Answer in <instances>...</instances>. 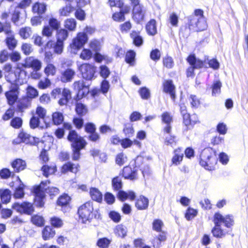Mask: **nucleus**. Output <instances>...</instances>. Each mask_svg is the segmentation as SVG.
I'll return each instance as SVG.
<instances>
[{"label": "nucleus", "mask_w": 248, "mask_h": 248, "mask_svg": "<svg viewBox=\"0 0 248 248\" xmlns=\"http://www.w3.org/2000/svg\"><path fill=\"white\" fill-rule=\"evenodd\" d=\"M131 38L133 40V43L135 46H139L143 43L142 37L138 34L136 31H132L130 34Z\"/></svg>", "instance_id": "obj_42"}, {"label": "nucleus", "mask_w": 248, "mask_h": 248, "mask_svg": "<svg viewBox=\"0 0 248 248\" xmlns=\"http://www.w3.org/2000/svg\"><path fill=\"white\" fill-rule=\"evenodd\" d=\"M86 145L77 146L75 145L72 146L73 151L72 159L74 160H78L80 155V151L84 148Z\"/></svg>", "instance_id": "obj_39"}, {"label": "nucleus", "mask_w": 248, "mask_h": 248, "mask_svg": "<svg viewBox=\"0 0 248 248\" xmlns=\"http://www.w3.org/2000/svg\"><path fill=\"white\" fill-rule=\"evenodd\" d=\"M68 2L66 5L59 10L60 15L61 16H69L70 14L74 11V7L71 4L73 2Z\"/></svg>", "instance_id": "obj_27"}, {"label": "nucleus", "mask_w": 248, "mask_h": 248, "mask_svg": "<svg viewBox=\"0 0 248 248\" xmlns=\"http://www.w3.org/2000/svg\"><path fill=\"white\" fill-rule=\"evenodd\" d=\"M71 98V92L68 89L62 90L58 103L60 106L66 105L68 101Z\"/></svg>", "instance_id": "obj_19"}, {"label": "nucleus", "mask_w": 248, "mask_h": 248, "mask_svg": "<svg viewBox=\"0 0 248 248\" xmlns=\"http://www.w3.org/2000/svg\"><path fill=\"white\" fill-rule=\"evenodd\" d=\"M76 75L75 71L70 68H67L62 71L60 76V80L63 83L72 81Z\"/></svg>", "instance_id": "obj_14"}, {"label": "nucleus", "mask_w": 248, "mask_h": 248, "mask_svg": "<svg viewBox=\"0 0 248 248\" xmlns=\"http://www.w3.org/2000/svg\"><path fill=\"white\" fill-rule=\"evenodd\" d=\"M22 124V120L19 117H15L11 121V125L15 128H19Z\"/></svg>", "instance_id": "obj_60"}, {"label": "nucleus", "mask_w": 248, "mask_h": 248, "mask_svg": "<svg viewBox=\"0 0 248 248\" xmlns=\"http://www.w3.org/2000/svg\"><path fill=\"white\" fill-rule=\"evenodd\" d=\"M20 70L17 69L16 71L10 74H6L5 75V78L7 81L10 83H14L18 79L17 74H19Z\"/></svg>", "instance_id": "obj_40"}, {"label": "nucleus", "mask_w": 248, "mask_h": 248, "mask_svg": "<svg viewBox=\"0 0 248 248\" xmlns=\"http://www.w3.org/2000/svg\"><path fill=\"white\" fill-rule=\"evenodd\" d=\"M79 168L80 166L78 164H73L68 162L62 166L61 171L63 173H66L69 171L76 173L79 171Z\"/></svg>", "instance_id": "obj_15"}, {"label": "nucleus", "mask_w": 248, "mask_h": 248, "mask_svg": "<svg viewBox=\"0 0 248 248\" xmlns=\"http://www.w3.org/2000/svg\"><path fill=\"white\" fill-rule=\"evenodd\" d=\"M5 96L9 105L12 106L17 100L18 98V92L17 90H10L6 92Z\"/></svg>", "instance_id": "obj_24"}, {"label": "nucleus", "mask_w": 248, "mask_h": 248, "mask_svg": "<svg viewBox=\"0 0 248 248\" xmlns=\"http://www.w3.org/2000/svg\"><path fill=\"white\" fill-rule=\"evenodd\" d=\"M14 173L12 172L10 170L6 168H4L0 170V176L1 178L7 179L10 177H13Z\"/></svg>", "instance_id": "obj_53"}, {"label": "nucleus", "mask_w": 248, "mask_h": 248, "mask_svg": "<svg viewBox=\"0 0 248 248\" xmlns=\"http://www.w3.org/2000/svg\"><path fill=\"white\" fill-rule=\"evenodd\" d=\"M88 41V37L85 33L79 32L73 39L70 46L72 50L77 51L80 49Z\"/></svg>", "instance_id": "obj_6"}, {"label": "nucleus", "mask_w": 248, "mask_h": 248, "mask_svg": "<svg viewBox=\"0 0 248 248\" xmlns=\"http://www.w3.org/2000/svg\"><path fill=\"white\" fill-rule=\"evenodd\" d=\"M13 208L20 213H25L30 215L33 212V207L31 203L24 202L20 204L18 203H15L13 205Z\"/></svg>", "instance_id": "obj_10"}, {"label": "nucleus", "mask_w": 248, "mask_h": 248, "mask_svg": "<svg viewBox=\"0 0 248 248\" xmlns=\"http://www.w3.org/2000/svg\"><path fill=\"white\" fill-rule=\"evenodd\" d=\"M68 36V31L65 29H60L57 30V41H59L63 43V41L65 40Z\"/></svg>", "instance_id": "obj_43"}, {"label": "nucleus", "mask_w": 248, "mask_h": 248, "mask_svg": "<svg viewBox=\"0 0 248 248\" xmlns=\"http://www.w3.org/2000/svg\"><path fill=\"white\" fill-rule=\"evenodd\" d=\"M146 9L142 5L140 7H136L133 9V18L137 23H140L145 17Z\"/></svg>", "instance_id": "obj_12"}, {"label": "nucleus", "mask_w": 248, "mask_h": 248, "mask_svg": "<svg viewBox=\"0 0 248 248\" xmlns=\"http://www.w3.org/2000/svg\"><path fill=\"white\" fill-rule=\"evenodd\" d=\"M11 198V191L8 189H4L3 191L1 197V200L3 203H7L10 202Z\"/></svg>", "instance_id": "obj_49"}, {"label": "nucleus", "mask_w": 248, "mask_h": 248, "mask_svg": "<svg viewBox=\"0 0 248 248\" xmlns=\"http://www.w3.org/2000/svg\"><path fill=\"white\" fill-rule=\"evenodd\" d=\"M119 198L122 201H124L127 199H130L132 200L135 198V193L132 191L125 192L124 191H120L118 194Z\"/></svg>", "instance_id": "obj_35"}, {"label": "nucleus", "mask_w": 248, "mask_h": 248, "mask_svg": "<svg viewBox=\"0 0 248 248\" xmlns=\"http://www.w3.org/2000/svg\"><path fill=\"white\" fill-rule=\"evenodd\" d=\"M123 175L125 179L132 180L136 178L137 172L136 170H133L131 168L126 167L123 169Z\"/></svg>", "instance_id": "obj_26"}, {"label": "nucleus", "mask_w": 248, "mask_h": 248, "mask_svg": "<svg viewBox=\"0 0 248 248\" xmlns=\"http://www.w3.org/2000/svg\"><path fill=\"white\" fill-rule=\"evenodd\" d=\"M21 50L23 53L26 55H30L33 51L31 45L28 43H24L22 44Z\"/></svg>", "instance_id": "obj_61"}, {"label": "nucleus", "mask_w": 248, "mask_h": 248, "mask_svg": "<svg viewBox=\"0 0 248 248\" xmlns=\"http://www.w3.org/2000/svg\"><path fill=\"white\" fill-rule=\"evenodd\" d=\"M127 229L123 225H117L114 229V233L118 237L124 238L127 234Z\"/></svg>", "instance_id": "obj_33"}, {"label": "nucleus", "mask_w": 248, "mask_h": 248, "mask_svg": "<svg viewBox=\"0 0 248 248\" xmlns=\"http://www.w3.org/2000/svg\"><path fill=\"white\" fill-rule=\"evenodd\" d=\"M89 46L90 48L95 52L99 51L101 47L100 42L97 40H93L91 41L90 43Z\"/></svg>", "instance_id": "obj_54"}, {"label": "nucleus", "mask_w": 248, "mask_h": 248, "mask_svg": "<svg viewBox=\"0 0 248 248\" xmlns=\"http://www.w3.org/2000/svg\"><path fill=\"white\" fill-rule=\"evenodd\" d=\"M221 85V83L219 81H214L212 87V95L213 96H216L220 93Z\"/></svg>", "instance_id": "obj_50"}, {"label": "nucleus", "mask_w": 248, "mask_h": 248, "mask_svg": "<svg viewBox=\"0 0 248 248\" xmlns=\"http://www.w3.org/2000/svg\"><path fill=\"white\" fill-rule=\"evenodd\" d=\"M123 131L126 137H132L134 132V130L133 129L132 124L130 123L125 124L124 125Z\"/></svg>", "instance_id": "obj_44"}, {"label": "nucleus", "mask_w": 248, "mask_h": 248, "mask_svg": "<svg viewBox=\"0 0 248 248\" xmlns=\"http://www.w3.org/2000/svg\"><path fill=\"white\" fill-rule=\"evenodd\" d=\"M162 121L166 124H170L172 121V116L168 112H165L161 115Z\"/></svg>", "instance_id": "obj_55"}, {"label": "nucleus", "mask_w": 248, "mask_h": 248, "mask_svg": "<svg viewBox=\"0 0 248 248\" xmlns=\"http://www.w3.org/2000/svg\"><path fill=\"white\" fill-rule=\"evenodd\" d=\"M24 66L26 68H31L33 70H40L42 62L33 57H29L26 59Z\"/></svg>", "instance_id": "obj_13"}, {"label": "nucleus", "mask_w": 248, "mask_h": 248, "mask_svg": "<svg viewBox=\"0 0 248 248\" xmlns=\"http://www.w3.org/2000/svg\"><path fill=\"white\" fill-rule=\"evenodd\" d=\"M139 93L143 99H148L150 96V91L146 87L141 88L139 90Z\"/></svg>", "instance_id": "obj_63"}, {"label": "nucleus", "mask_w": 248, "mask_h": 248, "mask_svg": "<svg viewBox=\"0 0 248 248\" xmlns=\"http://www.w3.org/2000/svg\"><path fill=\"white\" fill-rule=\"evenodd\" d=\"M32 31L31 28L26 27L21 28L19 31V34L23 39L29 38L31 34Z\"/></svg>", "instance_id": "obj_46"}, {"label": "nucleus", "mask_w": 248, "mask_h": 248, "mask_svg": "<svg viewBox=\"0 0 248 248\" xmlns=\"http://www.w3.org/2000/svg\"><path fill=\"white\" fill-rule=\"evenodd\" d=\"M30 126L31 128H35L37 127L40 128H47L49 124L45 122L44 124H41L38 116H33L30 120Z\"/></svg>", "instance_id": "obj_23"}, {"label": "nucleus", "mask_w": 248, "mask_h": 248, "mask_svg": "<svg viewBox=\"0 0 248 248\" xmlns=\"http://www.w3.org/2000/svg\"><path fill=\"white\" fill-rule=\"evenodd\" d=\"M51 225L57 228L61 227L62 226L63 222L61 219L57 217H53L50 219Z\"/></svg>", "instance_id": "obj_64"}, {"label": "nucleus", "mask_w": 248, "mask_h": 248, "mask_svg": "<svg viewBox=\"0 0 248 248\" xmlns=\"http://www.w3.org/2000/svg\"><path fill=\"white\" fill-rule=\"evenodd\" d=\"M73 86L74 89L78 92L79 95H84L89 92L88 86L85 85L83 80L75 81Z\"/></svg>", "instance_id": "obj_16"}, {"label": "nucleus", "mask_w": 248, "mask_h": 248, "mask_svg": "<svg viewBox=\"0 0 248 248\" xmlns=\"http://www.w3.org/2000/svg\"><path fill=\"white\" fill-rule=\"evenodd\" d=\"M90 195L92 199L98 202H101L102 200V194L99 190L95 188H91L90 191Z\"/></svg>", "instance_id": "obj_34"}, {"label": "nucleus", "mask_w": 248, "mask_h": 248, "mask_svg": "<svg viewBox=\"0 0 248 248\" xmlns=\"http://www.w3.org/2000/svg\"><path fill=\"white\" fill-rule=\"evenodd\" d=\"M214 222L215 226L212 230L213 235L216 237H221L223 235L222 230L220 228V224L223 223L228 227H231L232 226V219L230 216L223 217L219 213H216L214 215Z\"/></svg>", "instance_id": "obj_2"}, {"label": "nucleus", "mask_w": 248, "mask_h": 248, "mask_svg": "<svg viewBox=\"0 0 248 248\" xmlns=\"http://www.w3.org/2000/svg\"><path fill=\"white\" fill-rule=\"evenodd\" d=\"M136 53L132 50L128 51L125 55V61L126 62L130 64H132L135 60V57Z\"/></svg>", "instance_id": "obj_58"}, {"label": "nucleus", "mask_w": 248, "mask_h": 248, "mask_svg": "<svg viewBox=\"0 0 248 248\" xmlns=\"http://www.w3.org/2000/svg\"><path fill=\"white\" fill-rule=\"evenodd\" d=\"M11 10L14 9V12L12 14V21L15 24H17L18 22L26 16V11L25 10L21 9L19 7H14L12 6L11 7Z\"/></svg>", "instance_id": "obj_11"}, {"label": "nucleus", "mask_w": 248, "mask_h": 248, "mask_svg": "<svg viewBox=\"0 0 248 248\" xmlns=\"http://www.w3.org/2000/svg\"><path fill=\"white\" fill-rule=\"evenodd\" d=\"M189 101L192 107L197 108L200 106V101L196 95H190L189 98Z\"/></svg>", "instance_id": "obj_57"}, {"label": "nucleus", "mask_w": 248, "mask_h": 248, "mask_svg": "<svg viewBox=\"0 0 248 248\" xmlns=\"http://www.w3.org/2000/svg\"><path fill=\"white\" fill-rule=\"evenodd\" d=\"M46 7V5L44 3L36 2L32 6V11L38 15H41L45 13Z\"/></svg>", "instance_id": "obj_31"}, {"label": "nucleus", "mask_w": 248, "mask_h": 248, "mask_svg": "<svg viewBox=\"0 0 248 248\" xmlns=\"http://www.w3.org/2000/svg\"><path fill=\"white\" fill-rule=\"evenodd\" d=\"M76 110L77 113L81 116L85 115L87 112V108L86 107L80 103L77 104Z\"/></svg>", "instance_id": "obj_48"}, {"label": "nucleus", "mask_w": 248, "mask_h": 248, "mask_svg": "<svg viewBox=\"0 0 248 248\" xmlns=\"http://www.w3.org/2000/svg\"><path fill=\"white\" fill-rule=\"evenodd\" d=\"M93 203L90 202H86L81 205L78 209V214L79 219L83 223L90 221L93 218Z\"/></svg>", "instance_id": "obj_4"}, {"label": "nucleus", "mask_w": 248, "mask_h": 248, "mask_svg": "<svg viewBox=\"0 0 248 248\" xmlns=\"http://www.w3.org/2000/svg\"><path fill=\"white\" fill-rule=\"evenodd\" d=\"M49 26L50 27L54 30H58L60 26L61 23L57 19L54 18H50L49 19Z\"/></svg>", "instance_id": "obj_52"}, {"label": "nucleus", "mask_w": 248, "mask_h": 248, "mask_svg": "<svg viewBox=\"0 0 248 248\" xmlns=\"http://www.w3.org/2000/svg\"><path fill=\"white\" fill-rule=\"evenodd\" d=\"M52 116L53 123L55 125H59L62 124L63 121V115L61 112H54Z\"/></svg>", "instance_id": "obj_38"}, {"label": "nucleus", "mask_w": 248, "mask_h": 248, "mask_svg": "<svg viewBox=\"0 0 248 248\" xmlns=\"http://www.w3.org/2000/svg\"><path fill=\"white\" fill-rule=\"evenodd\" d=\"M38 95V92L34 88L29 87L27 90V96L30 100L36 97Z\"/></svg>", "instance_id": "obj_56"}, {"label": "nucleus", "mask_w": 248, "mask_h": 248, "mask_svg": "<svg viewBox=\"0 0 248 248\" xmlns=\"http://www.w3.org/2000/svg\"><path fill=\"white\" fill-rule=\"evenodd\" d=\"M56 71V67L52 64H48L44 70L45 73L47 76L55 75Z\"/></svg>", "instance_id": "obj_62"}, {"label": "nucleus", "mask_w": 248, "mask_h": 248, "mask_svg": "<svg viewBox=\"0 0 248 248\" xmlns=\"http://www.w3.org/2000/svg\"><path fill=\"white\" fill-rule=\"evenodd\" d=\"M113 188L115 190H119L122 188L123 184L122 179L120 177H116L112 180Z\"/></svg>", "instance_id": "obj_45"}, {"label": "nucleus", "mask_w": 248, "mask_h": 248, "mask_svg": "<svg viewBox=\"0 0 248 248\" xmlns=\"http://www.w3.org/2000/svg\"><path fill=\"white\" fill-rule=\"evenodd\" d=\"M36 113L38 117H39L40 119H42L45 123L46 122L45 119V117L46 115V110L45 108L41 107H37Z\"/></svg>", "instance_id": "obj_59"}, {"label": "nucleus", "mask_w": 248, "mask_h": 248, "mask_svg": "<svg viewBox=\"0 0 248 248\" xmlns=\"http://www.w3.org/2000/svg\"><path fill=\"white\" fill-rule=\"evenodd\" d=\"M207 28L206 21L203 17L191 16L189 17V28L190 30L199 31L205 30Z\"/></svg>", "instance_id": "obj_5"}, {"label": "nucleus", "mask_w": 248, "mask_h": 248, "mask_svg": "<svg viewBox=\"0 0 248 248\" xmlns=\"http://www.w3.org/2000/svg\"><path fill=\"white\" fill-rule=\"evenodd\" d=\"M47 183L49 184V181L42 182L40 185L36 187L34 189V202L37 206L40 207L43 206L45 192L48 194L50 196H55L59 193V190L57 187H46Z\"/></svg>", "instance_id": "obj_1"}, {"label": "nucleus", "mask_w": 248, "mask_h": 248, "mask_svg": "<svg viewBox=\"0 0 248 248\" xmlns=\"http://www.w3.org/2000/svg\"><path fill=\"white\" fill-rule=\"evenodd\" d=\"M70 201V197L66 194H64L61 196L57 201V204L59 206L64 207L67 210L70 208L69 207V203Z\"/></svg>", "instance_id": "obj_30"}, {"label": "nucleus", "mask_w": 248, "mask_h": 248, "mask_svg": "<svg viewBox=\"0 0 248 248\" xmlns=\"http://www.w3.org/2000/svg\"><path fill=\"white\" fill-rule=\"evenodd\" d=\"M64 27L70 31L75 30L77 26V22L74 18H68L64 21Z\"/></svg>", "instance_id": "obj_37"}, {"label": "nucleus", "mask_w": 248, "mask_h": 248, "mask_svg": "<svg viewBox=\"0 0 248 248\" xmlns=\"http://www.w3.org/2000/svg\"><path fill=\"white\" fill-rule=\"evenodd\" d=\"M55 234V231L50 226H46L42 231V237L44 240H47L53 238Z\"/></svg>", "instance_id": "obj_29"}, {"label": "nucleus", "mask_w": 248, "mask_h": 248, "mask_svg": "<svg viewBox=\"0 0 248 248\" xmlns=\"http://www.w3.org/2000/svg\"><path fill=\"white\" fill-rule=\"evenodd\" d=\"M146 29L149 34L155 35L157 33L156 21L153 19L150 20L146 24Z\"/></svg>", "instance_id": "obj_28"}, {"label": "nucleus", "mask_w": 248, "mask_h": 248, "mask_svg": "<svg viewBox=\"0 0 248 248\" xmlns=\"http://www.w3.org/2000/svg\"><path fill=\"white\" fill-rule=\"evenodd\" d=\"M38 139L31 136L27 132L21 131L18 134V138L16 140H14V142L16 144L22 142L26 144L34 145L37 142H38Z\"/></svg>", "instance_id": "obj_7"}, {"label": "nucleus", "mask_w": 248, "mask_h": 248, "mask_svg": "<svg viewBox=\"0 0 248 248\" xmlns=\"http://www.w3.org/2000/svg\"><path fill=\"white\" fill-rule=\"evenodd\" d=\"M183 155V153L180 149L175 150L174 151V155L171 159L172 164L175 165H179L182 161Z\"/></svg>", "instance_id": "obj_32"}, {"label": "nucleus", "mask_w": 248, "mask_h": 248, "mask_svg": "<svg viewBox=\"0 0 248 248\" xmlns=\"http://www.w3.org/2000/svg\"><path fill=\"white\" fill-rule=\"evenodd\" d=\"M68 140L71 142V146L86 145L87 143L83 138L79 136L74 130H71L68 136Z\"/></svg>", "instance_id": "obj_9"}, {"label": "nucleus", "mask_w": 248, "mask_h": 248, "mask_svg": "<svg viewBox=\"0 0 248 248\" xmlns=\"http://www.w3.org/2000/svg\"><path fill=\"white\" fill-rule=\"evenodd\" d=\"M79 70L81 72L82 77L87 80L92 79L95 72V67L87 63L81 65Z\"/></svg>", "instance_id": "obj_8"}, {"label": "nucleus", "mask_w": 248, "mask_h": 248, "mask_svg": "<svg viewBox=\"0 0 248 248\" xmlns=\"http://www.w3.org/2000/svg\"><path fill=\"white\" fill-rule=\"evenodd\" d=\"M136 207L139 210H145L149 205L148 199L143 196H140L137 200Z\"/></svg>", "instance_id": "obj_22"}, {"label": "nucleus", "mask_w": 248, "mask_h": 248, "mask_svg": "<svg viewBox=\"0 0 248 248\" xmlns=\"http://www.w3.org/2000/svg\"><path fill=\"white\" fill-rule=\"evenodd\" d=\"M217 158L210 148H205L202 150L200 155V165L206 170H212L214 169L217 163Z\"/></svg>", "instance_id": "obj_3"}, {"label": "nucleus", "mask_w": 248, "mask_h": 248, "mask_svg": "<svg viewBox=\"0 0 248 248\" xmlns=\"http://www.w3.org/2000/svg\"><path fill=\"white\" fill-rule=\"evenodd\" d=\"M41 170L43 172V175L46 177H48L49 175L53 174L56 171V167L55 166H49L44 165Z\"/></svg>", "instance_id": "obj_36"}, {"label": "nucleus", "mask_w": 248, "mask_h": 248, "mask_svg": "<svg viewBox=\"0 0 248 248\" xmlns=\"http://www.w3.org/2000/svg\"><path fill=\"white\" fill-rule=\"evenodd\" d=\"M30 99L27 97L19 100L17 106L19 110L22 111L24 109L27 108L30 104Z\"/></svg>", "instance_id": "obj_41"}, {"label": "nucleus", "mask_w": 248, "mask_h": 248, "mask_svg": "<svg viewBox=\"0 0 248 248\" xmlns=\"http://www.w3.org/2000/svg\"><path fill=\"white\" fill-rule=\"evenodd\" d=\"M187 61L190 65L193 66L195 68H201L204 66V63H206V60L204 61L197 59L194 55H190L187 59Z\"/></svg>", "instance_id": "obj_18"}, {"label": "nucleus", "mask_w": 248, "mask_h": 248, "mask_svg": "<svg viewBox=\"0 0 248 248\" xmlns=\"http://www.w3.org/2000/svg\"><path fill=\"white\" fill-rule=\"evenodd\" d=\"M24 185L21 183L19 185L17 188H16L14 194V197L15 198H22L24 195Z\"/></svg>", "instance_id": "obj_51"}, {"label": "nucleus", "mask_w": 248, "mask_h": 248, "mask_svg": "<svg viewBox=\"0 0 248 248\" xmlns=\"http://www.w3.org/2000/svg\"><path fill=\"white\" fill-rule=\"evenodd\" d=\"M164 91L169 93L172 99L175 98V87L171 80H167L164 83Z\"/></svg>", "instance_id": "obj_25"}, {"label": "nucleus", "mask_w": 248, "mask_h": 248, "mask_svg": "<svg viewBox=\"0 0 248 248\" xmlns=\"http://www.w3.org/2000/svg\"><path fill=\"white\" fill-rule=\"evenodd\" d=\"M110 243V240L107 238H102L98 239L97 246L100 248H108Z\"/></svg>", "instance_id": "obj_47"}, {"label": "nucleus", "mask_w": 248, "mask_h": 248, "mask_svg": "<svg viewBox=\"0 0 248 248\" xmlns=\"http://www.w3.org/2000/svg\"><path fill=\"white\" fill-rule=\"evenodd\" d=\"M7 37L6 38V43L10 50H13L17 45V41L15 39L13 32L10 30V32L6 33Z\"/></svg>", "instance_id": "obj_20"}, {"label": "nucleus", "mask_w": 248, "mask_h": 248, "mask_svg": "<svg viewBox=\"0 0 248 248\" xmlns=\"http://www.w3.org/2000/svg\"><path fill=\"white\" fill-rule=\"evenodd\" d=\"M46 48H53L54 51L56 53L61 54L63 51V43L59 41H57L56 43L52 41H48L46 46Z\"/></svg>", "instance_id": "obj_17"}, {"label": "nucleus", "mask_w": 248, "mask_h": 248, "mask_svg": "<svg viewBox=\"0 0 248 248\" xmlns=\"http://www.w3.org/2000/svg\"><path fill=\"white\" fill-rule=\"evenodd\" d=\"M12 166L15 172H19L25 169L26 163L22 159H16L12 163Z\"/></svg>", "instance_id": "obj_21"}]
</instances>
